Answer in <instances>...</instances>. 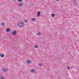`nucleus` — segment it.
Returning <instances> with one entry per match:
<instances>
[{
    "instance_id": "obj_1",
    "label": "nucleus",
    "mask_w": 79,
    "mask_h": 79,
    "mask_svg": "<svg viewBox=\"0 0 79 79\" xmlns=\"http://www.w3.org/2000/svg\"><path fill=\"white\" fill-rule=\"evenodd\" d=\"M17 26L21 28L24 26V23L23 22H18L17 23Z\"/></svg>"
},
{
    "instance_id": "obj_2",
    "label": "nucleus",
    "mask_w": 79,
    "mask_h": 79,
    "mask_svg": "<svg viewBox=\"0 0 79 79\" xmlns=\"http://www.w3.org/2000/svg\"><path fill=\"white\" fill-rule=\"evenodd\" d=\"M16 32L17 31L16 30H13L12 32V34L13 35H16Z\"/></svg>"
},
{
    "instance_id": "obj_3",
    "label": "nucleus",
    "mask_w": 79,
    "mask_h": 79,
    "mask_svg": "<svg viewBox=\"0 0 79 79\" xmlns=\"http://www.w3.org/2000/svg\"><path fill=\"white\" fill-rule=\"evenodd\" d=\"M2 70L4 72H6V71H7V70H8V69L7 68H6L5 69H3Z\"/></svg>"
},
{
    "instance_id": "obj_4",
    "label": "nucleus",
    "mask_w": 79,
    "mask_h": 79,
    "mask_svg": "<svg viewBox=\"0 0 79 79\" xmlns=\"http://www.w3.org/2000/svg\"><path fill=\"white\" fill-rule=\"evenodd\" d=\"M23 3H19L18 5L19 6H23Z\"/></svg>"
},
{
    "instance_id": "obj_5",
    "label": "nucleus",
    "mask_w": 79,
    "mask_h": 79,
    "mask_svg": "<svg viewBox=\"0 0 79 79\" xmlns=\"http://www.w3.org/2000/svg\"><path fill=\"white\" fill-rule=\"evenodd\" d=\"M40 12L38 11L37 12V16H40Z\"/></svg>"
},
{
    "instance_id": "obj_6",
    "label": "nucleus",
    "mask_w": 79,
    "mask_h": 79,
    "mask_svg": "<svg viewBox=\"0 0 79 79\" xmlns=\"http://www.w3.org/2000/svg\"><path fill=\"white\" fill-rule=\"evenodd\" d=\"M6 32H10V29L7 28L6 30Z\"/></svg>"
},
{
    "instance_id": "obj_7",
    "label": "nucleus",
    "mask_w": 79,
    "mask_h": 79,
    "mask_svg": "<svg viewBox=\"0 0 79 79\" xmlns=\"http://www.w3.org/2000/svg\"><path fill=\"white\" fill-rule=\"evenodd\" d=\"M27 63L28 64H29V63H31V61L30 60H28L27 61Z\"/></svg>"
},
{
    "instance_id": "obj_8",
    "label": "nucleus",
    "mask_w": 79,
    "mask_h": 79,
    "mask_svg": "<svg viewBox=\"0 0 79 79\" xmlns=\"http://www.w3.org/2000/svg\"><path fill=\"white\" fill-rule=\"evenodd\" d=\"M51 16L52 17H53V18H54V17H55V14H53V13H52Z\"/></svg>"
},
{
    "instance_id": "obj_9",
    "label": "nucleus",
    "mask_w": 79,
    "mask_h": 79,
    "mask_svg": "<svg viewBox=\"0 0 79 79\" xmlns=\"http://www.w3.org/2000/svg\"><path fill=\"white\" fill-rule=\"evenodd\" d=\"M1 25L2 26H5V23L2 22L1 23Z\"/></svg>"
},
{
    "instance_id": "obj_10",
    "label": "nucleus",
    "mask_w": 79,
    "mask_h": 79,
    "mask_svg": "<svg viewBox=\"0 0 79 79\" xmlns=\"http://www.w3.org/2000/svg\"><path fill=\"white\" fill-rule=\"evenodd\" d=\"M31 21H35V19L34 18H32L31 19Z\"/></svg>"
},
{
    "instance_id": "obj_11",
    "label": "nucleus",
    "mask_w": 79,
    "mask_h": 79,
    "mask_svg": "<svg viewBox=\"0 0 79 79\" xmlns=\"http://www.w3.org/2000/svg\"><path fill=\"white\" fill-rule=\"evenodd\" d=\"M0 57L3 58V57H4V54H2L0 55Z\"/></svg>"
},
{
    "instance_id": "obj_12",
    "label": "nucleus",
    "mask_w": 79,
    "mask_h": 79,
    "mask_svg": "<svg viewBox=\"0 0 79 79\" xmlns=\"http://www.w3.org/2000/svg\"><path fill=\"white\" fill-rule=\"evenodd\" d=\"M41 33H40V32H39L37 33V35H41Z\"/></svg>"
},
{
    "instance_id": "obj_13",
    "label": "nucleus",
    "mask_w": 79,
    "mask_h": 79,
    "mask_svg": "<svg viewBox=\"0 0 79 79\" xmlns=\"http://www.w3.org/2000/svg\"><path fill=\"white\" fill-rule=\"evenodd\" d=\"M34 47L35 48H38V46H37V45H35L34 46Z\"/></svg>"
},
{
    "instance_id": "obj_14",
    "label": "nucleus",
    "mask_w": 79,
    "mask_h": 79,
    "mask_svg": "<svg viewBox=\"0 0 79 79\" xmlns=\"http://www.w3.org/2000/svg\"><path fill=\"white\" fill-rule=\"evenodd\" d=\"M38 65H39V66H42V64L40 63L39 64H38Z\"/></svg>"
},
{
    "instance_id": "obj_15",
    "label": "nucleus",
    "mask_w": 79,
    "mask_h": 79,
    "mask_svg": "<svg viewBox=\"0 0 79 79\" xmlns=\"http://www.w3.org/2000/svg\"><path fill=\"white\" fill-rule=\"evenodd\" d=\"M24 21L25 23H27V19H25L24 20Z\"/></svg>"
},
{
    "instance_id": "obj_16",
    "label": "nucleus",
    "mask_w": 79,
    "mask_h": 79,
    "mask_svg": "<svg viewBox=\"0 0 79 79\" xmlns=\"http://www.w3.org/2000/svg\"><path fill=\"white\" fill-rule=\"evenodd\" d=\"M31 72L32 73H34V72H35V70L34 69H32L31 71Z\"/></svg>"
},
{
    "instance_id": "obj_17",
    "label": "nucleus",
    "mask_w": 79,
    "mask_h": 79,
    "mask_svg": "<svg viewBox=\"0 0 79 79\" xmlns=\"http://www.w3.org/2000/svg\"><path fill=\"white\" fill-rule=\"evenodd\" d=\"M18 1L19 2H21L23 1V0H18Z\"/></svg>"
},
{
    "instance_id": "obj_18",
    "label": "nucleus",
    "mask_w": 79,
    "mask_h": 79,
    "mask_svg": "<svg viewBox=\"0 0 79 79\" xmlns=\"http://www.w3.org/2000/svg\"><path fill=\"white\" fill-rule=\"evenodd\" d=\"M73 2L75 3H77V2H76V0H74Z\"/></svg>"
},
{
    "instance_id": "obj_19",
    "label": "nucleus",
    "mask_w": 79,
    "mask_h": 79,
    "mask_svg": "<svg viewBox=\"0 0 79 79\" xmlns=\"http://www.w3.org/2000/svg\"><path fill=\"white\" fill-rule=\"evenodd\" d=\"M0 79H4V78H3V77H0Z\"/></svg>"
},
{
    "instance_id": "obj_20",
    "label": "nucleus",
    "mask_w": 79,
    "mask_h": 79,
    "mask_svg": "<svg viewBox=\"0 0 79 79\" xmlns=\"http://www.w3.org/2000/svg\"><path fill=\"white\" fill-rule=\"evenodd\" d=\"M67 69H69V67L68 66L67 67Z\"/></svg>"
},
{
    "instance_id": "obj_21",
    "label": "nucleus",
    "mask_w": 79,
    "mask_h": 79,
    "mask_svg": "<svg viewBox=\"0 0 79 79\" xmlns=\"http://www.w3.org/2000/svg\"><path fill=\"white\" fill-rule=\"evenodd\" d=\"M56 0V1H59V0Z\"/></svg>"
},
{
    "instance_id": "obj_22",
    "label": "nucleus",
    "mask_w": 79,
    "mask_h": 79,
    "mask_svg": "<svg viewBox=\"0 0 79 79\" xmlns=\"http://www.w3.org/2000/svg\"><path fill=\"white\" fill-rule=\"evenodd\" d=\"M16 0H13L14 1H16Z\"/></svg>"
},
{
    "instance_id": "obj_23",
    "label": "nucleus",
    "mask_w": 79,
    "mask_h": 79,
    "mask_svg": "<svg viewBox=\"0 0 79 79\" xmlns=\"http://www.w3.org/2000/svg\"><path fill=\"white\" fill-rule=\"evenodd\" d=\"M1 76V74H0V76Z\"/></svg>"
},
{
    "instance_id": "obj_24",
    "label": "nucleus",
    "mask_w": 79,
    "mask_h": 79,
    "mask_svg": "<svg viewBox=\"0 0 79 79\" xmlns=\"http://www.w3.org/2000/svg\"><path fill=\"white\" fill-rule=\"evenodd\" d=\"M78 0V1H79V0Z\"/></svg>"
},
{
    "instance_id": "obj_25",
    "label": "nucleus",
    "mask_w": 79,
    "mask_h": 79,
    "mask_svg": "<svg viewBox=\"0 0 79 79\" xmlns=\"http://www.w3.org/2000/svg\"><path fill=\"white\" fill-rule=\"evenodd\" d=\"M26 1H27V0H25Z\"/></svg>"
},
{
    "instance_id": "obj_26",
    "label": "nucleus",
    "mask_w": 79,
    "mask_h": 79,
    "mask_svg": "<svg viewBox=\"0 0 79 79\" xmlns=\"http://www.w3.org/2000/svg\"><path fill=\"white\" fill-rule=\"evenodd\" d=\"M69 69H70V67L69 68Z\"/></svg>"
},
{
    "instance_id": "obj_27",
    "label": "nucleus",
    "mask_w": 79,
    "mask_h": 79,
    "mask_svg": "<svg viewBox=\"0 0 79 79\" xmlns=\"http://www.w3.org/2000/svg\"><path fill=\"white\" fill-rule=\"evenodd\" d=\"M1 54L0 53V55H1Z\"/></svg>"
}]
</instances>
